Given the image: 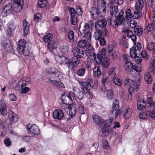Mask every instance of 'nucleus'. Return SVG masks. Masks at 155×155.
Instances as JSON below:
<instances>
[{
  "mask_svg": "<svg viewBox=\"0 0 155 155\" xmlns=\"http://www.w3.org/2000/svg\"><path fill=\"white\" fill-rule=\"evenodd\" d=\"M18 44L17 50L19 53L23 54L25 56H28L29 54L31 48L28 44L26 43L25 40H20Z\"/></svg>",
  "mask_w": 155,
  "mask_h": 155,
  "instance_id": "obj_1",
  "label": "nucleus"
},
{
  "mask_svg": "<svg viewBox=\"0 0 155 155\" xmlns=\"http://www.w3.org/2000/svg\"><path fill=\"white\" fill-rule=\"evenodd\" d=\"M93 82L92 79L90 78H88L86 82L79 81L80 84L88 92L85 93V95L86 97L88 99H92L93 98V94L91 93L88 92L93 87V85H91V83Z\"/></svg>",
  "mask_w": 155,
  "mask_h": 155,
  "instance_id": "obj_2",
  "label": "nucleus"
},
{
  "mask_svg": "<svg viewBox=\"0 0 155 155\" xmlns=\"http://www.w3.org/2000/svg\"><path fill=\"white\" fill-rule=\"evenodd\" d=\"M112 120L110 119L106 121L105 123L102 127H103L99 130V135L100 136L104 137L109 135L111 131V130L109 128L111 125Z\"/></svg>",
  "mask_w": 155,
  "mask_h": 155,
  "instance_id": "obj_3",
  "label": "nucleus"
},
{
  "mask_svg": "<svg viewBox=\"0 0 155 155\" xmlns=\"http://www.w3.org/2000/svg\"><path fill=\"white\" fill-rule=\"evenodd\" d=\"M134 82L130 79H128L125 81V83L128 84L130 90L136 92L140 86V79L135 80Z\"/></svg>",
  "mask_w": 155,
  "mask_h": 155,
  "instance_id": "obj_4",
  "label": "nucleus"
},
{
  "mask_svg": "<svg viewBox=\"0 0 155 155\" xmlns=\"http://www.w3.org/2000/svg\"><path fill=\"white\" fill-rule=\"evenodd\" d=\"M26 127L28 133L30 132L35 135H37L40 134V130L36 124L31 125L29 124L26 125Z\"/></svg>",
  "mask_w": 155,
  "mask_h": 155,
  "instance_id": "obj_5",
  "label": "nucleus"
},
{
  "mask_svg": "<svg viewBox=\"0 0 155 155\" xmlns=\"http://www.w3.org/2000/svg\"><path fill=\"white\" fill-rule=\"evenodd\" d=\"M64 98L65 99H61L63 102L65 104H67L72 102V98L76 99V95L72 92H70L68 95L64 96Z\"/></svg>",
  "mask_w": 155,
  "mask_h": 155,
  "instance_id": "obj_6",
  "label": "nucleus"
},
{
  "mask_svg": "<svg viewBox=\"0 0 155 155\" xmlns=\"http://www.w3.org/2000/svg\"><path fill=\"white\" fill-rule=\"evenodd\" d=\"M98 12L99 17H103L105 15L106 11V2L104 0H102L101 2V5L100 7L98 6Z\"/></svg>",
  "mask_w": 155,
  "mask_h": 155,
  "instance_id": "obj_7",
  "label": "nucleus"
},
{
  "mask_svg": "<svg viewBox=\"0 0 155 155\" xmlns=\"http://www.w3.org/2000/svg\"><path fill=\"white\" fill-rule=\"evenodd\" d=\"M13 10L12 6L11 4H8L3 8L2 11V15L3 17H6L10 14Z\"/></svg>",
  "mask_w": 155,
  "mask_h": 155,
  "instance_id": "obj_8",
  "label": "nucleus"
},
{
  "mask_svg": "<svg viewBox=\"0 0 155 155\" xmlns=\"http://www.w3.org/2000/svg\"><path fill=\"white\" fill-rule=\"evenodd\" d=\"M52 115L54 119L61 120L64 117V114L62 110L60 109H57L54 111Z\"/></svg>",
  "mask_w": 155,
  "mask_h": 155,
  "instance_id": "obj_9",
  "label": "nucleus"
},
{
  "mask_svg": "<svg viewBox=\"0 0 155 155\" xmlns=\"http://www.w3.org/2000/svg\"><path fill=\"white\" fill-rule=\"evenodd\" d=\"M15 3L12 6L13 10L15 12H18L22 9V5L21 4L23 3V0H14Z\"/></svg>",
  "mask_w": 155,
  "mask_h": 155,
  "instance_id": "obj_10",
  "label": "nucleus"
},
{
  "mask_svg": "<svg viewBox=\"0 0 155 155\" xmlns=\"http://www.w3.org/2000/svg\"><path fill=\"white\" fill-rule=\"evenodd\" d=\"M106 51V49L104 48L98 52L96 60V62L100 63L101 62L102 59L107 58L105 55Z\"/></svg>",
  "mask_w": 155,
  "mask_h": 155,
  "instance_id": "obj_11",
  "label": "nucleus"
},
{
  "mask_svg": "<svg viewBox=\"0 0 155 155\" xmlns=\"http://www.w3.org/2000/svg\"><path fill=\"white\" fill-rule=\"evenodd\" d=\"M81 27L79 28V31L81 34V36L82 38L85 40H91V34L90 31H81Z\"/></svg>",
  "mask_w": 155,
  "mask_h": 155,
  "instance_id": "obj_12",
  "label": "nucleus"
},
{
  "mask_svg": "<svg viewBox=\"0 0 155 155\" xmlns=\"http://www.w3.org/2000/svg\"><path fill=\"white\" fill-rule=\"evenodd\" d=\"M94 122L100 127H102L106 121L100 118V117L97 115H93L92 116Z\"/></svg>",
  "mask_w": 155,
  "mask_h": 155,
  "instance_id": "obj_13",
  "label": "nucleus"
},
{
  "mask_svg": "<svg viewBox=\"0 0 155 155\" xmlns=\"http://www.w3.org/2000/svg\"><path fill=\"white\" fill-rule=\"evenodd\" d=\"M65 109V110L66 112H68V111H67L68 110L69 111L68 114L71 116V117H73L75 116L77 110L76 108L73 107L72 104H70L67 106Z\"/></svg>",
  "mask_w": 155,
  "mask_h": 155,
  "instance_id": "obj_14",
  "label": "nucleus"
},
{
  "mask_svg": "<svg viewBox=\"0 0 155 155\" xmlns=\"http://www.w3.org/2000/svg\"><path fill=\"white\" fill-rule=\"evenodd\" d=\"M7 105L4 101L2 100H0V112L1 114L4 116H6L8 112Z\"/></svg>",
  "mask_w": 155,
  "mask_h": 155,
  "instance_id": "obj_15",
  "label": "nucleus"
},
{
  "mask_svg": "<svg viewBox=\"0 0 155 155\" xmlns=\"http://www.w3.org/2000/svg\"><path fill=\"white\" fill-rule=\"evenodd\" d=\"M72 51L74 57L79 58H81L83 57L84 53L82 50L78 48H75Z\"/></svg>",
  "mask_w": 155,
  "mask_h": 155,
  "instance_id": "obj_16",
  "label": "nucleus"
},
{
  "mask_svg": "<svg viewBox=\"0 0 155 155\" xmlns=\"http://www.w3.org/2000/svg\"><path fill=\"white\" fill-rule=\"evenodd\" d=\"M89 11L93 19L96 20L99 17L98 9L96 7H93L89 8Z\"/></svg>",
  "mask_w": 155,
  "mask_h": 155,
  "instance_id": "obj_17",
  "label": "nucleus"
},
{
  "mask_svg": "<svg viewBox=\"0 0 155 155\" xmlns=\"http://www.w3.org/2000/svg\"><path fill=\"white\" fill-rule=\"evenodd\" d=\"M124 14V12L121 9L118 10L114 15L115 19H117V21L119 20V21L123 22L124 21V19L123 16Z\"/></svg>",
  "mask_w": 155,
  "mask_h": 155,
  "instance_id": "obj_18",
  "label": "nucleus"
},
{
  "mask_svg": "<svg viewBox=\"0 0 155 155\" xmlns=\"http://www.w3.org/2000/svg\"><path fill=\"white\" fill-rule=\"evenodd\" d=\"M113 17L110 16V18L108 20V21L110 23V25L114 28L116 27L117 26L123 23L121 21H119V20L117 21V19H114L112 18Z\"/></svg>",
  "mask_w": 155,
  "mask_h": 155,
  "instance_id": "obj_19",
  "label": "nucleus"
},
{
  "mask_svg": "<svg viewBox=\"0 0 155 155\" xmlns=\"http://www.w3.org/2000/svg\"><path fill=\"white\" fill-rule=\"evenodd\" d=\"M23 26V36L26 37L29 31L30 25L28 23L26 19L24 20Z\"/></svg>",
  "mask_w": 155,
  "mask_h": 155,
  "instance_id": "obj_20",
  "label": "nucleus"
},
{
  "mask_svg": "<svg viewBox=\"0 0 155 155\" xmlns=\"http://www.w3.org/2000/svg\"><path fill=\"white\" fill-rule=\"evenodd\" d=\"M146 101L140 99L138 101L137 103V109L139 110H142L145 108Z\"/></svg>",
  "mask_w": 155,
  "mask_h": 155,
  "instance_id": "obj_21",
  "label": "nucleus"
},
{
  "mask_svg": "<svg viewBox=\"0 0 155 155\" xmlns=\"http://www.w3.org/2000/svg\"><path fill=\"white\" fill-rule=\"evenodd\" d=\"M16 28L15 25L13 24H11L9 25V27L7 30L6 34L8 37H11L13 35V32L15 30Z\"/></svg>",
  "mask_w": 155,
  "mask_h": 155,
  "instance_id": "obj_22",
  "label": "nucleus"
},
{
  "mask_svg": "<svg viewBox=\"0 0 155 155\" xmlns=\"http://www.w3.org/2000/svg\"><path fill=\"white\" fill-rule=\"evenodd\" d=\"M107 21L105 19H102L98 21L95 24V26L97 25L101 28L104 29L106 28Z\"/></svg>",
  "mask_w": 155,
  "mask_h": 155,
  "instance_id": "obj_23",
  "label": "nucleus"
},
{
  "mask_svg": "<svg viewBox=\"0 0 155 155\" xmlns=\"http://www.w3.org/2000/svg\"><path fill=\"white\" fill-rule=\"evenodd\" d=\"M112 108L111 113L113 114L116 110L119 109V102L116 99H114L113 101V103L112 105Z\"/></svg>",
  "mask_w": 155,
  "mask_h": 155,
  "instance_id": "obj_24",
  "label": "nucleus"
},
{
  "mask_svg": "<svg viewBox=\"0 0 155 155\" xmlns=\"http://www.w3.org/2000/svg\"><path fill=\"white\" fill-rule=\"evenodd\" d=\"M124 115L123 117L124 119H128L132 115V110L129 108L124 110L123 111Z\"/></svg>",
  "mask_w": 155,
  "mask_h": 155,
  "instance_id": "obj_25",
  "label": "nucleus"
},
{
  "mask_svg": "<svg viewBox=\"0 0 155 155\" xmlns=\"http://www.w3.org/2000/svg\"><path fill=\"white\" fill-rule=\"evenodd\" d=\"M7 114H9L8 115V118L10 120L15 122L18 120V118L17 116L12 111H10L8 112Z\"/></svg>",
  "mask_w": 155,
  "mask_h": 155,
  "instance_id": "obj_26",
  "label": "nucleus"
},
{
  "mask_svg": "<svg viewBox=\"0 0 155 155\" xmlns=\"http://www.w3.org/2000/svg\"><path fill=\"white\" fill-rule=\"evenodd\" d=\"M71 66L77 67L80 63V60L76 57H73L70 59Z\"/></svg>",
  "mask_w": 155,
  "mask_h": 155,
  "instance_id": "obj_27",
  "label": "nucleus"
},
{
  "mask_svg": "<svg viewBox=\"0 0 155 155\" xmlns=\"http://www.w3.org/2000/svg\"><path fill=\"white\" fill-rule=\"evenodd\" d=\"M94 25L93 22L91 21H89L87 23H85L84 26V28L82 30H81V31H89V30Z\"/></svg>",
  "mask_w": 155,
  "mask_h": 155,
  "instance_id": "obj_28",
  "label": "nucleus"
},
{
  "mask_svg": "<svg viewBox=\"0 0 155 155\" xmlns=\"http://www.w3.org/2000/svg\"><path fill=\"white\" fill-rule=\"evenodd\" d=\"M143 0H138L137 1L135 4V8L136 10L141 11L143 7Z\"/></svg>",
  "mask_w": 155,
  "mask_h": 155,
  "instance_id": "obj_29",
  "label": "nucleus"
},
{
  "mask_svg": "<svg viewBox=\"0 0 155 155\" xmlns=\"http://www.w3.org/2000/svg\"><path fill=\"white\" fill-rule=\"evenodd\" d=\"M110 16L114 17L116 12L118 10V7L117 6L111 5L110 8Z\"/></svg>",
  "mask_w": 155,
  "mask_h": 155,
  "instance_id": "obj_30",
  "label": "nucleus"
},
{
  "mask_svg": "<svg viewBox=\"0 0 155 155\" xmlns=\"http://www.w3.org/2000/svg\"><path fill=\"white\" fill-rule=\"evenodd\" d=\"M97 64H101V65L103 66L105 68L107 67L110 64V62L109 59L107 57L102 59L101 62L100 63L96 62Z\"/></svg>",
  "mask_w": 155,
  "mask_h": 155,
  "instance_id": "obj_31",
  "label": "nucleus"
},
{
  "mask_svg": "<svg viewBox=\"0 0 155 155\" xmlns=\"http://www.w3.org/2000/svg\"><path fill=\"white\" fill-rule=\"evenodd\" d=\"M52 79H54L52 78V77H50L48 78V81L51 83L55 84V85L58 87H63L64 85L61 82H60L59 81H58L56 80H52Z\"/></svg>",
  "mask_w": 155,
  "mask_h": 155,
  "instance_id": "obj_32",
  "label": "nucleus"
},
{
  "mask_svg": "<svg viewBox=\"0 0 155 155\" xmlns=\"http://www.w3.org/2000/svg\"><path fill=\"white\" fill-rule=\"evenodd\" d=\"M134 28V31L135 34L138 36L141 35L143 33V29L140 26H136Z\"/></svg>",
  "mask_w": 155,
  "mask_h": 155,
  "instance_id": "obj_33",
  "label": "nucleus"
},
{
  "mask_svg": "<svg viewBox=\"0 0 155 155\" xmlns=\"http://www.w3.org/2000/svg\"><path fill=\"white\" fill-rule=\"evenodd\" d=\"M62 61V63L66 65L68 68L71 67L70 59L69 60L65 56H62L60 58Z\"/></svg>",
  "mask_w": 155,
  "mask_h": 155,
  "instance_id": "obj_34",
  "label": "nucleus"
},
{
  "mask_svg": "<svg viewBox=\"0 0 155 155\" xmlns=\"http://www.w3.org/2000/svg\"><path fill=\"white\" fill-rule=\"evenodd\" d=\"M53 35L51 33L46 34L42 38L43 41L45 42H48L52 38Z\"/></svg>",
  "mask_w": 155,
  "mask_h": 155,
  "instance_id": "obj_35",
  "label": "nucleus"
},
{
  "mask_svg": "<svg viewBox=\"0 0 155 155\" xmlns=\"http://www.w3.org/2000/svg\"><path fill=\"white\" fill-rule=\"evenodd\" d=\"M93 75L94 77L99 76L101 74L100 69L99 66H95L93 69Z\"/></svg>",
  "mask_w": 155,
  "mask_h": 155,
  "instance_id": "obj_36",
  "label": "nucleus"
},
{
  "mask_svg": "<svg viewBox=\"0 0 155 155\" xmlns=\"http://www.w3.org/2000/svg\"><path fill=\"white\" fill-rule=\"evenodd\" d=\"M144 79L148 84H150L152 82V78L151 74L149 72L146 73L144 77Z\"/></svg>",
  "mask_w": 155,
  "mask_h": 155,
  "instance_id": "obj_37",
  "label": "nucleus"
},
{
  "mask_svg": "<svg viewBox=\"0 0 155 155\" xmlns=\"http://www.w3.org/2000/svg\"><path fill=\"white\" fill-rule=\"evenodd\" d=\"M86 71V68L82 67L78 69L76 71L77 74L79 76H83Z\"/></svg>",
  "mask_w": 155,
  "mask_h": 155,
  "instance_id": "obj_38",
  "label": "nucleus"
},
{
  "mask_svg": "<svg viewBox=\"0 0 155 155\" xmlns=\"http://www.w3.org/2000/svg\"><path fill=\"white\" fill-rule=\"evenodd\" d=\"M140 11L136 10L134 11L132 13V18L134 19H137L140 18L142 15V13Z\"/></svg>",
  "mask_w": 155,
  "mask_h": 155,
  "instance_id": "obj_39",
  "label": "nucleus"
},
{
  "mask_svg": "<svg viewBox=\"0 0 155 155\" xmlns=\"http://www.w3.org/2000/svg\"><path fill=\"white\" fill-rule=\"evenodd\" d=\"M147 103L150 107H153V109H155V100L153 101L151 97H149L147 99Z\"/></svg>",
  "mask_w": 155,
  "mask_h": 155,
  "instance_id": "obj_40",
  "label": "nucleus"
},
{
  "mask_svg": "<svg viewBox=\"0 0 155 155\" xmlns=\"http://www.w3.org/2000/svg\"><path fill=\"white\" fill-rule=\"evenodd\" d=\"M94 49L92 46L90 45H88L86 47L85 50V54L87 56H88L90 53H93Z\"/></svg>",
  "mask_w": 155,
  "mask_h": 155,
  "instance_id": "obj_41",
  "label": "nucleus"
},
{
  "mask_svg": "<svg viewBox=\"0 0 155 155\" xmlns=\"http://www.w3.org/2000/svg\"><path fill=\"white\" fill-rule=\"evenodd\" d=\"M133 64L132 63L130 62L127 61L126 62L125 64V67L126 68V70L128 71H131L132 68Z\"/></svg>",
  "mask_w": 155,
  "mask_h": 155,
  "instance_id": "obj_42",
  "label": "nucleus"
},
{
  "mask_svg": "<svg viewBox=\"0 0 155 155\" xmlns=\"http://www.w3.org/2000/svg\"><path fill=\"white\" fill-rule=\"evenodd\" d=\"M12 43L9 40L6 39L5 40L2 41V46L5 49L10 45H11Z\"/></svg>",
  "mask_w": 155,
  "mask_h": 155,
  "instance_id": "obj_43",
  "label": "nucleus"
},
{
  "mask_svg": "<svg viewBox=\"0 0 155 155\" xmlns=\"http://www.w3.org/2000/svg\"><path fill=\"white\" fill-rule=\"evenodd\" d=\"M102 35V33L101 31V30H99L95 32L94 36L95 39L97 40L101 37Z\"/></svg>",
  "mask_w": 155,
  "mask_h": 155,
  "instance_id": "obj_44",
  "label": "nucleus"
},
{
  "mask_svg": "<svg viewBox=\"0 0 155 155\" xmlns=\"http://www.w3.org/2000/svg\"><path fill=\"white\" fill-rule=\"evenodd\" d=\"M47 2V1L45 0H39L38 5L39 7L43 8L45 6Z\"/></svg>",
  "mask_w": 155,
  "mask_h": 155,
  "instance_id": "obj_45",
  "label": "nucleus"
},
{
  "mask_svg": "<svg viewBox=\"0 0 155 155\" xmlns=\"http://www.w3.org/2000/svg\"><path fill=\"white\" fill-rule=\"evenodd\" d=\"M141 66L140 65H133L131 71H133L134 70L137 72H139L141 71Z\"/></svg>",
  "mask_w": 155,
  "mask_h": 155,
  "instance_id": "obj_46",
  "label": "nucleus"
},
{
  "mask_svg": "<svg viewBox=\"0 0 155 155\" xmlns=\"http://www.w3.org/2000/svg\"><path fill=\"white\" fill-rule=\"evenodd\" d=\"M114 96V93L112 90H109L107 91V97L108 99L109 100L113 99Z\"/></svg>",
  "mask_w": 155,
  "mask_h": 155,
  "instance_id": "obj_47",
  "label": "nucleus"
},
{
  "mask_svg": "<svg viewBox=\"0 0 155 155\" xmlns=\"http://www.w3.org/2000/svg\"><path fill=\"white\" fill-rule=\"evenodd\" d=\"M155 43L153 42L149 43L147 45V50L151 51L153 50L155 48Z\"/></svg>",
  "mask_w": 155,
  "mask_h": 155,
  "instance_id": "obj_48",
  "label": "nucleus"
},
{
  "mask_svg": "<svg viewBox=\"0 0 155 155\" xmlns=\"http://www.w3.org/2000/svg\"><path fill=\"white\" fill-rule=\"evenodd\" d=\"M53 74L54 76H51V77H52V78L54 79H56L59 76V73L58 71L55 68V70H54L51 73V74Z\"/></svg>",
  "mask_w": 155,
  "mask_h": 155,
  "instance_id": "obj_49",
  "label": "nucleus"
},
{
  "mask_svg": "<svg viewBox=\"0 0 155 155\" xmlns=\"http://www.w3.org/2000/svg\"><path fill=\"white\" fill-rule=\"evenodd\" d=\"M125 13L126 19H130L132 17V14L131 13V11L130 9H127L126 10Z\"/></svg>",
  "mask_w": 155,
  "mask_h": 155,
  "instance_id": "obj_50",
  "label": "nucleus"
},
{
  "mask_svg": "<svg viewBox=\"0 0 155 155\" xmlns=\"http://www.w3.org/2000/svg\"><path fill=\"white\" fill-rule=\"evenodd\" d=\"M155 69V58L152 60L150 63V71H152Z\"/></svg>",
  "mask_w": 155,
  "mask_h": 155,
  "instance_id": "obj_51",
  "label": "nucleus"
},
{
  "mask_svg": "<svg viewBox=\"0 0 155 155\" xmlns=\"http://www.w3.org/2000/svg\"><path fill=\"white\" fill-rule=\"evenodd\" d=\"M155 28V25L152 23L149 24L146 28V30L148 31H153Z\"/></svg>",
  "mask_w": 155,
  "mask_h": 155,
  "instance_id": "obj_52",
  "label": "nucleus"
},
{
  "mask_svg": "<svg viewBox=\"0 0 155 155\" xmlns=\"http://www.w3.org/2000/svg\"><path fill=\"white\" fill-rule=\"evenodd\" d=\"M69 49L67 45H63L60 48V52L62 54L67 52Z\"/></svg>",
  "mask_w": 155,
  "mask_h": 155,
  "instance_id": "obj_53",
  "label": "nucleus"
},
{
  "mask_svg": "<svg viewBox=\"0 0 155 155\" xmlns=\"http://www.w3.org/2000/svg\"><path fill=\"white\" fill-rule=\"evenodd\" d=\"M68 10L71 17L77 15L76 11L73 8L69 7L68 8Z\"/></svg>",
  "mask_w": 155,
  "mask_h": 155,
  "instance_id": "obj_54",
  "label": "nucleus"
},
{
  "mask_svg": "<svg viewBox=\"0 0 155 155\" xmlns=\"http://www.w3.org/2000/svg\"><path fill=\"white\" fill-rule=\"evenodd\" d=\"M114 83L116 85L120 86L121 85V81L118 78L114 77L113 80Z\"/></svg>",
  "mask_w": 155,
  "mask_h": 155,
  "instance_id": "obj_55",
  "label": "nucleus"
},
{
  "mask_svg": "<svg viewBox=\"0 0 155 155\" xmlns=\"http://www.w3.org/2000/svg\"><path fill=\"white\" fill-rule=\"evenodd\" d=\"M86 45V40H81L79 41L78 43V46L80 48H83L85 47Z\"/></svg>",
  "mask_w": 155,
  "mask_h": 155,
  "instance_id": "obj_56",
  "label": "nucleus"
},
{
  "mask_svg": "<svg viewBox=\"0 0 155 155\" xmlns=\"http://www.w3.org/2000/svg\"><path fill=\"white\" fill-rule=\"evenodd\" d=\"M68 36L69 39L70 40L73 39L74 37V31L71 30H70L68 31Z\"/></svg>",
  "mask_w": 155,
  "mask_h": 155,
  "instance_id": "obj_57",
  "label": "nucleus"
},
{
  "mask_svg": "<svg viewBox=\"0 0 155 155\" xmlns=\"http://www.w3.org/2000/svg\"><path fill=\"white\" fill-rule=\"evenodd\" d=\"M142 58H144L145 59L147 60L149 58V56L146 51H142L140 53Z\"/></svg>",
  "mask_w": 155,
  "mask_h": 155,
  "instance_id": "obj_58",
  "label": "nucleus"
},
{
  "mask_svg": "<svg viewBox=\"0 0 155 155\" xmlns=\"http://www.w3.org/2000/svg\"><path fill=\"white\" fill-rule=\"evenodd\" d=\"M124 33L125 34H127V36L130 37L134 35V33L132 31L129 29H126L124 30Z\"/></svg>",
  "mask_w": 155,
  "mask_h": 155,
  "instance_id": "obj_59",
  "label": "nucleus"
},
{
  "mask_svg": "<svg viewBox=\"0 0 155 155\" xmlns=\"http://www.w3.org/2000/svg\"><path fill=\"white\" fill-rule=\"evenodd\" d=\"M88 58L91 61H94V60H96V54L94 53V52H93L92 53H90L88 55Z\"/></svg>",
  "mask_w": 155,
  "mask_h": 155,
  "instance_id": "obj_60",
  "label": "nucleus"
},
{
  "mask_svg": "<svg viewBox=\"0 0 155 155\" xmlns=\"http://www.w3.org/2000/svg\"><path fill=\"white\" fill-rule=\"evenodd\" d=\"M71 23L72 25H75L78 23L77 15L71 17Z\"/></svg>",
  "mask_w": 155,
  "mask_h": 155,
  "instance_id": "obj_61",
  "label": "nucleus"
},
{
  "mask_svg": "<svg viewBox=\"0 0 155 155\" xmlns=\"http://www.w3.org/2000/svg\"><path fill=\"white\" fill-rule=\"evenodd\" d=\"M76 13L78 15H82L83 14V12L81 8L79 6H78L76 8Z\"/></svg>",
  "mask_w": 155,
  "mask_h": 155,
  "instance_id": "obj_62",
  "label": "nucleus"
},
{
  "mask_svg": "<svg viewBox=\"0 0 155 155\" xmlns=\"http://www.w3.org/2000/svg\"><path fill=\"white\" fill-rule=\"evenodd\" d=\"M41 14L38 13L34 15V18L35 21L38 22L41 20Z\"/></svg>",
  "mask_w": 155,
  "mask_h": 155,
  "instance_id": "obj_63",
  "label": "nucleus"
},
{
  "mask_svg": "<svg viewBox=\"0 0 155 155\" xmlns=\"http://www.w3.org/2000/svg\"><path fill=\"white\" fill-rule=\"evenodd\" d=\"M134 60L137 64H140L142 60V58L141 57H139L137 55L135 57H133Z\"/></svg>",
  "mask_w": 155,
  "mask_h": 155,
  "instance_id": "obj_64",
  "label": "nucleus"
}]
</instances>
